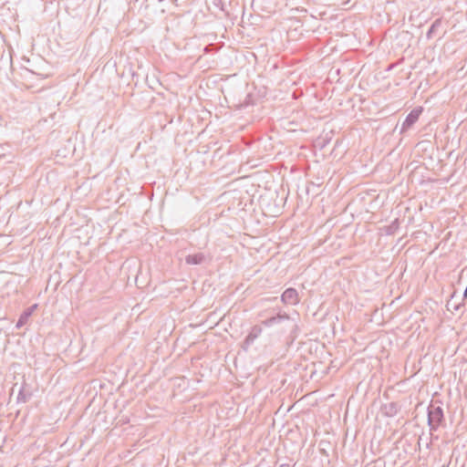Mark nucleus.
Returning a JSON list of instances; mask_svg holds the SVG:
<instances>
[{"instance_id":"obj_21","label":"nucleus","mask_w":467,"mask_h":467,"mask_svg":"<svg viewBox=\"0 0 467 467\" xmlns=\"http://www.w3.org/2000/svg\"><path fill=\"white\" fill-rule=\"evenodd\" d=\"M279 467H291L288 463H283Z\"/></svg>"},{"instance_id":"obj_14","label":"nucleus","mask_w":467,"mask_h":467,"mask_svg":"<svg viewBox=\"0 0 467 467\" xmlns=\"http://www.w3.org/2000/svg\"><path fill=\"white\" fill-rule=\"evenodd\" d=\"M298 331H299L298 325L296 323H294L291 327V330H290V337H291L292 340H295L297 337Z\"/></svg>"},{"instance_id":"obj_15","label":"nucleus","mask_w":467,"mask_h":467,"mask_svg":"<svg viewBox=\"0 0 467 467\" xmlns=\"http://www.w3.org/2000/svg\"><path fill=\"white\" fill-rule=\"evenodd\" d=\"M251 99H252V95L248 94L244 99V101L241 104V107L243 108H246L248 107L249 105L252 104L251 102Z\"/></svg>"},{"instance_id":"obj_9","label":"nucleus","mask_w":467,"mask_h":467,"mask_svg":"<svg viewBox=\"0 0 467 467\" xmlns=\"http://www.w3.org/2000/svg\"><path fill=\"white\" fill-rule=\"evenodd\" d=\"M31 316L32 315L29 313V311L25 309L19 316V318L16 324V328L20 329L21 327H23L28 322Z\"/></svg>"},{"instance_id":"obj_16","label":"nucleus","mask_w":467,"mask_h":467,"mask_svg":"<svg viewBox=\"0 0 467 467\" xmlns=\"http://www.w3.org/2000/svg\"><path fill=\"white\" fill-rule=\"evenodd\" d=\"M38 307V305L37 304H34L32 306H30L29 307L26 308L27 311H29V313L31 315H33V313L35 312V310Z\"/></svg>"},{"instance_id":"obj_2","label":"nucleus","mask_w":467,"mask_h":467,"mask_svg":"<svg viewBox=\"0 0 467 467\" xmlns=\"http://www.w3.org/2000/svg\"><path fill=\"white\" fill-rule=\"evenodd\" d=\"M422 112L423 108L421 106L414 108L405 118L401 125L400 133H404L409 130L419 120Z\"/></svg>"},{"instance_id":"obj_7","label":"nucleus","mask_w":467,"mask_h":467,"mask_svg":"<svg viewBox=\"0 0 467 467\" xmlns=\"http://www.w3.org/2000/svg\"><path fill=\"white\" fill-rule=\"evenodd\" d=\"M341 240H342V235H337V234L327 235V237L324 240L318 241V244H324L327 242H330L329 246H331V250L329 252H332V251L338 249L341 246V244H342Z\"/></svg>"},{"instance_id":"obj_12","label":"nucleus","mask_w":467,"mask_h":467,"mask_svg":"<svg viewBox=\"0 0 467 467\" xmlns=\"http://www.w3.org/2000/svg\"><path fill=\"white\" fill-rule=\"evenodd\" d=\"M400 220L395 219L390 224L385 226L386 234H395L399 230Z\"/></svg>"},{"instance_id":"obj_4","label":"nucleus","mask_w":467,"mask_h":467,"mask_svg":"<svg viewBox=\"0 0 467 467\" xmlns=\"http://www.w3.org/2000/svg\"><path fill=\"white\" fill-rule=\"evenodd\" d=\"M281 301L285 305L295 306L299 302L298 293L293 287L286 288L281 295Z\"/></svg>"},{"instance_id":"obj_1","label":"nucleus","mask_w":467,"mask_h":467,"mask_svg":"<svg viewBox=\"0 0 467 467\" xmlns=\"http://www.w3.org/2000/svg\"><path fill=\"white\" fill-rule=\"evenodd\" d=\"M427 421L431 431H435L444 421V411L441 400L431 401L427 408Z\"/></svg>"},{"instance_id":"obj_8","label":"nucleus","mask_w":467,"mask_h":467,"mask_svg":"<svg viewBox=\"0 0 467 467\" xmlns=\"http://www.w3.org/2000/svg\"><path fill=\"white\" fill-rule=\"evenodd\" d=\"M205 260H206V255L203 253L188 254L185 257V263L187 265H202Z\"/></svg>"},{"instance_id":"obj_22","label":"nucleus","mask_w":467,"mask_h":467,"mask_svg":"<svg viewBox=\"0 0 467 467\" xmlns=\"http://www.w3.org/2000/svg\"><path fill=\"white\" fill-rule=\"evenodd\" d=\"M464 273H466V274H467V270H462V275H463Z\"/></svg>"},{"instance_id":"obj_17","label":"nucleus","mask_w":467,"mask_h":467,"mask_svg":"<svg viewBox=\"0 0 467 467\" xmlns=\"http://www.w3.org/2000/svg\"><path fill=\"white\" fill-rule=\"evenodd\" d=\"M322 444H324V441H321V442L319 443V446H321ZM319 451H320V453H321L322 455L328 456V453H327V450H326L325 448H321V447H319Z\"/></svg>"},{"instance_id":"obj_18","label":"nucleus","mask_w":467,"mask_h":467,"mask_svg":"<svg viewBox=\"0 0 467 467\" xmlns=\"http://www.w3.org/2000/svg\"><path fill=\"white\" fill-rule=\"evenodd\" d=\"M207 243H208V239H207V236H205L203 239V242L202 243V246H200V248L206 246Z\"/></svg>"},{"instance_id":"obj_20","label":"nucleus","mask_w":467,"mask_h":467,"mask_svg":"<svg viewBox=\"0 0 467 467\" xmlns=\"http://www.w3.org/2000/svg\"><path fill=\"white\" fill-rule=\"evenodd\" d=\"M462 300H467V287L465 288V290L463 292Z\"/></svg>"},{"instance_id":"obj_13","label":"nucleus","mask_w":467,"mask_h":467,"mask_svg":"<svg viewBox=\"0 0 467 467\" xmlns=\"http://www.w3.org/2000/svg\"><path fill=\"white\" fill-rule=\"evenodd\" d=\"M30 397V394H26L24 390V389L22 388L19 392H18V395H17V402H26L28 400Z\"/></svg>"},{"instance_id":"obj_19","label":"nucleus","mask_w":467,"mask_h":467,"mask_svg":"<svg viewBox=\"0 0 467 467\" xmlns=\"http://www.w3.org/2000/svg\"><path fill=\"white\" fill-rule=\"evenodd\" d=\"M329 140L328 139H323V142L321 144V148H324L326 146L327 143H328Z\"/></svg>"},{"instance_id":"obj_5","label":"nucleus","mask_w":467,"mask_h":467,"mask_svg":"<svg viewBox=\"0 0 467 467\" xmlns=\"http://www.w3.org/2000/svg\"><path fill=\"white\" fill-rule=\"evenodd\" d=\"M285 320H291V317L286 313H278L275 316H273L269 318L265 319L262 321V325L265 327H272L275 324H279Z\"/></svg>"},{"instance_id":"obj_10","label":"nucleus","mask_w":467,"mask_h":467,"mask_svg":"<svg viewBox=\"0 0 467 467\" xmlns=\"http://www.w3.org/2000/svg\"><path fill=\"white\" fill-rule=\"evenodd\" d=\"M441 18H438L436 19L431 25V26L429 27L427 33H426V37L427 39H431L432 38L434 33L437 31V29L441 26Z\"/></svg>"},{"instance_id":"obj_11","label":"nucleus","mask_w":467,"mask_h":467,"mask_svg":"<svg viewBox=\"0 0 467 467\" xmlns=\"http://www.w3.org/2000/svg\"><path fill=\"white\" fill-rule=\"evenodd\" d=\"M456 295H455V292L451 295L450 300L447 302V309L448 310H455V311H459L461 309V307L462 306V303H457L454 301V298H455Z\"/></svg>"},{"instance_id":"obj_3","label":"nucleus","mask_w":467,"mask_h":467,"mask_svg":"<svg viewBox=\"0 0 467 467\" xmlns=\"http://www.w3.org/2000/svg\"><path fill=\"white\" fill-rule=\"evenodd\" d=\"M262 327L259 325H255L251 327L248 335L245 337L242 348L244 351H247L251 345L254 344V340L262 334Z\"/></svg>"},{"instance_id":"obj_6","label":"nucleus","mask_w":467,"mask_h":467,"mask_svg":"<svg viewBox=\"0 0 467 467\" xmlns=\"http://www.w3.org/2000/svg\"><path fill=\"white\" fill-rule=\"evenodd\" d=\"M400 407L397 402H389L383 404L380 408L382 414L386 417H394L400 411Z\"/></svg>"}]
</instances>
